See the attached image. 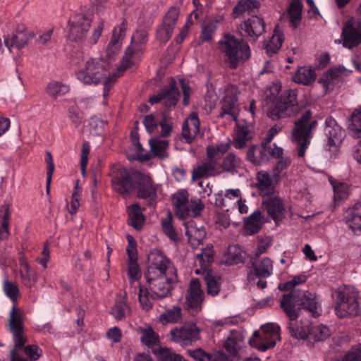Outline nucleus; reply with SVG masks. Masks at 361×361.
I'll use <instances>...</instances> for the list:
<instances>
[{"mask_svg":"<svg viewBox=\"0 0 361 361\" xmlns=\"http://www.w3.org/2000/svg\"><path fill=\"white\" fill-rule=\"evenodd\" d=\"M281 83L274 82L267 90V97L273 99L268 111V116L273 120L291 116L299 111L296 101V94L293 90H287L280 94Z\"/></svg>","mask_w":361,"mask_h":361,"instance_id":"nucleus-1","label":"nucleus"},{"mask_svg":"<svg viewBox=\"0 0 361 361\" xmlns=\"http://www.w3.org/2000/svg\"><path fill=\"white\" fill-rule=\"evenodd\" d=\"M108 64L104 63L103 59H91L86 62L83 68L76 73L77 78L84 84H97L102 82L104 85V97L109 94V84L114 82L124 71L120 66L117 73L108 72Z\"/></svg>","mask_w":361,"mask_h":361,"instance_id":"nucleus-2","label":"nucleus"},{"mask_svg":"<svg viewBox=\"0 0 361 361\" xmlns=\"http://www.w3.org/2000/svg\"><path fill=\"white\" fill-rule=\"evenodd\" d=\"M218 49L223 56L225 63L231 68H236L251 55L247 42L230 33L224 34L218 42Z\"/></svg>","mask_w":361,"mask_h":361,"instance_id":"nucleus-3","label":"nucleus"},{"mask_svg":"<svg viewBox=\"0 0 361 361\" xmlns=\"http://www.w3.org/2000/svg\"><path fill=\"white\" fill-rule=\"evenodd\" d=\"M335 299V311L339 317L355 316L359 312L358 292L348 286L338 287L333 293Z\"/></svg>","mask_w":361,"mask_h":361,"instance_id":"nucleus-4","label":"nucleus"},{"mask_svg":"<svg viewBox=\"0 0 361 361\" xmlns=\"http://www.w3.org/2000/svg\"><path fill=\"white\" fill-rule=\"evenodd\" d=\"M262 333L255 331L249 339L250 345L257 350L264 352L273 348L277 341L281 340L280 326L274 322H268L261 326Z\"/></svg>","mask_w":361,"mask_h":361,"instance_id":"nucleus-5","label":"nucleus"},{"mask_svg":"<svg viewBox=\"0 0 361 361\" xmlns=\"http://www.w3.org/2000/svg\"><path fill=\"white\" fill-rule=\"evenodd\" d=\"M312 113L310 111L305 112L302 117L295 122V128L293 130L292 138L298 145V154L300 157L305 156L312 137V130L316 127L317 122L315 120L310 121Z\"/></svg>","mask_w":361,"mask_h":361,"instance_id":"nucleus-6","label":"nucleus"},{"mask_svg":"<svg viewBox=\"0 0 361 361\" xmlns=\"http://www.w3.org/2000/svg\"><path fill=\"white\" fill-rule=\"evenodd\" d=\"M166 275L176 274V270L171 262L159 250H153L147 256V270L146 276Z\"/></svg>","mask_w":361,"mask_h":361,"instance_id":"nucleus-7","label":"nucleus"},{"mask_svg":"<svg viewBox=\"0 0 361 361\" xmlns=\"http://www.w3.org/2000/svg\"><path fill=\"white\" fill-rule=\"evenodd\" d=\"M151 292L157 298H163L168 296L177 280L176 274L166 275L145 276Z\"/></svg>","mask_w":361,"mask_h":361,"instance_id":"nucleus-8","label":"nucleus"},{"mask_svg":"<svg viewBox=\"0 0 361 361\" xmlns=\"http://www.w3.org/2000/svg\"><path fill=\"white\" fill-rule=\"evenodd\" d=\"M147 41V35L145 31H137L132 37V45L129 47L125 53L121 62L122 71L136 64L141 59L142 51L137 45L145 43Z\"/></svg>","mask_w":361,"mask_h":361,"instance_id":"nucleus-9","label":"nucleus"},{"mask_svg":"<svg viewBox=\"0 0 361 361\" xmlns=\"http://www.w3.org/2000/svg\"><path fill=\"white\" fill-rule=\"evenodd\" d=\"M324 133L326 149L336 152L345 136V130L337 123L335 119L329 117L325 120Z\"/></svg>","mask_w":361,"mask_h":361,"instance_id":"nucleus-10","label":"nucleus"},{"mask_svg":"<svg viewBox=\"0 0 361 361\" xmlns=\"http://www.w3.org/2000/svg\"><path fill=\"white\" fill-rule=\"evenodd\" d=\"M133 178L136 182L135 189L139 197L153 200L161 195V185L154 184L148 175L136 172L133 174Z\"/></svg>","mask_w":361,"mask_h":361,"instance_id":"nucleus-11","label":"nucleus"},{"mask_svg":"<svg viewBox=\"0 0 361 361\" xmlns=\"http://www.w3.org/2000/svg\"><path fill=\"white\" fill-rule=\"evenodd\" d=\"M238 90L234 85H226L222 92L221 100V116H229L235 121L239 112L238 104Z\"/></svg>","mask_w":361,"mask_h":361,"instance_id":"nucleus-12","label":"nucleus"},{"mask_svg":"<svg viewBox=\"0 0 361 361\" xmlns=\"http://www.w3.org/2000/svg\"><path fill=\"white\" fill-rule=\"evenodd\" d=\"M23 312L19 309L12 307L8 319V326L13 334L15 347L20 348L26 342L23 331Z\"/></svg>","mask_w":361,"mask_h":361,"instance_id":"nucleus-13","label":"nucleus"},{"mask_svg":"<svg viewBox=\"0 0 361 361\" xmlns=\"http://www.w3.org/2000/svg\"><path fill=\"white\" fill-rule=\"evenodd\" d=\"M171 339L182 345H188L199 338V329L195 324H185L170 331Z\"/></svg>","mask_w":361,"mask_h":361,"instance_id":"nucleus-14","label":"nucleus"},{"mask_svg":"<svg viewBox=\"0 0 361 361\" xmlns=\"http://www.w3.org/2000/svg\"><path fill=\"white\" fill-rule=\"evenodd\" d=\"M351 73V70L346 68L343 66H338L325 72L320 78L319 82L322 84L325 91L327 92L333 90L335 85L349 76Z\"/></svg>","mask_w":361,"mask_h":361,"instance_id":"nucleus-15","label":"nucleus"},{"mask_svg":"<svg viewBox=\"0 0 361 361\" xmlns=\"http://www.w3.org/2000/svg\"><path fill=\"white\" fill-rule=\"evenodd\" d=\"M111 184L114 190L123 195L130 193L133 188L129 173L122 166L112 171Z\"/></svg>","mask_w":361,"mask_h":361,"instance_id":"nucleus-16","label":"nucleus"},{"mask_svg":"<svg viewBox=\"0 0 361 361\" xmlns=\"http://www.w3.org/2000/svg\"><path fill=\"white\" fill-rule=\"evenodd\" d=\"M153 353L157 360H154L149 354L139 353L135 356L133 361H186L183 356L166 346H161L155 349Z\"/></svg>","mask_w":361,"mask_h":361,"instance_id":"nucleus-17","label":"nucleus"},{"mask_svg":"<svg viewBox=\"0 0 361 361\" xmlns=\"http://www.w3.org/2000/svg\"><path fill=\"white\" fill-rule=\"evenodd\" d=\"M153 353L157 360H154L149 354L139 353L135 356L133 361H186L183 356L166 346H161L155 349Z\"/></svg>","mask_w":361,"mask_h":361,"instance_id":"nucleus-18","label":"nucleus"},{"mask_svg":"<svg viewBox=\"0 0 361 361\" xmlns=\"http://www.w3.org/2000/svg\"><path fill=\"white\" fill-rule=\"evenodd\" d=\"M153 353L157 360H154L149 354L139 353L135 356L133 361H186L183 356L166 346H161L155 349Z\"/></svg>","mask_w":361,"mask_h":361,"instance_id":"nucleus-19","label":"nucleus"},{"mask_svg":"<svg viewBox=\"0 0 361 361\" xmlns=\"http://www.w3.org/2000/svg\"><path fill=\"white\" fill-rule=\"evenodd\" d=\"M343 46L351 49L361 43V21L348 20L342 32Z\"/></svg>","mask_w":361,"mask_h":361,"instance_id":"nucleus-20","label":"nucleus"},{"mask_svg":"<svg viewBox=\"0 0 361 361\" xmlns=\"http://www.w3.org/2000/svg\"><path fill=\"white\" fill-rule=\"evenodd\" d=\"M263 212H266L278 224L284 217L285 208L283 200L277 195L267 197L262 204Z\"/></svg>","mask_w":361,"mask_h":361,"instance_id":"nucleus-21","label":"nucleus"},{"mask_svg":"<svg viewBox=\"0 0 361 361\" xmlns=\"http://www.w3.org/2000/svg\"><path fill=\"white\" fill-rule=\"evenodd\" d=\"M91 20L84 14H76L70 20L68 37L73 40L80 39L89 30Z\"/></svg>","mask_w":361,"mask_h":361,"instance_id":"nucleus-22","label":"nucleus"},{"mask_svg":"<svg viewBox=\"0 0 361 361\" xmlns=\"http://www.w3.org/2000/svg\"><path fill=\"white\" fill-rule=\"evenodd\" d=\"M144 126L146 130L152 134L159 132L162 136H168L170 135L172 126L166 121H164L161 116L158 114H152L146 116L143 120Z\"/></svg>","mask_w":361,"mask_h":361,"instance_id":"nucleus-23","label":"nucleus"},{"mask_svg":"<svg viewBox=\"0 0 361 361\" xmlns=\"http://www.w3.org/2000/svg\"><path fill=\"white\" fill-rule=\"evenodd\" d=\"M245 337V333L242 329H235L231 331V335L225 341L224 347L233 360L239 353H245L242 343Z\"/></svg>","mask_w":361,"mask_h":361,"instance_id":"nucleus-24","label":"nucleus"},{"mask_svg":"<svg viewBox=\"0 0 361 361\" xmlns=\"http://www.w3.org/2000/svg\"><path fill=\"white\" fill-rule=\"evenodd\" d=\"M203 291L198 279H192L190 282L185 303L188 308L196 311L200 310L203 302Z\"/></svg>","mask_w":361,"mask_h":361,"instance_id":"nucleus-25","label":"nucleus"},{"mask_svg":"<svg viewBox=\"0 0 361 361\" xmlns=\"http://www.w3.org/2000/svg\"><path fill=\"white\" fill-rule=\"evenodd\" d=\"M350 130L352 136L357 140V143L354 147V158L357 162L361 163V108L353 111Z\"/></svg>","mask_w":361,"mask_h":361,"instance_id":"nucleus-26","label":"nucleus"},{"mask_svg":"<svg viewBox=\"0 0 361 361\" xmlns=\"http://www.w3.org/2000/svg\"><path fill=\"white\" fill-rule=\"evenodd\" d=\"M241 29L246 36L256 39L264 32L265 24L262 18L252 16L241 25Z\"/></svg>","mask_w":361,"mask_h":361,"instance_id":"nucleus-27","label":"nucleus"},{"mask_svg":"<svg viewBox=\"0 0 361 361\" xmlns=\"http://www.w3.org/2000/svg\"><path fill=\"white\" fill-rule=\"evenodd\" d=\"M125 30L126 24L124 22L114 28L111 39L105 50V54L108 59L112 58L118 53L122 45Z\"/></svg>","mask_w":361,"mask_h":361,"instance_id":"nucleus-28","label":"nucleus"},{"mask_svg":"<svg viewBox=\"0 0 361 361\" xmlns=\"http://www.w3.org/2000/svg\"><path fill=\"white\" fill-rule=\"evenodd\" d=\"M222 173L221 164L216 160L208 159L202 164L198 166L194 169L192 173L193 178L202 177H209L219 175Z\"/></svg>","mask_w":361,"mask_h":361,"instance_id":"nucleus-29","label":"nucleus"},{"mask_svg":"<svg viewBox=\"0 0 361 361\" xmlns=\"http://www.w3.org/2000/svg\"><path fill=\"white\" fill-rule=\"evenodd\" d=\"M289 331L291 336L299 340H305L309 337L311 322L308 319H289Z\"/></svg>","mask_w":361,"mask_h":361,"instance_id":"nucleus-30","label":"nucleus"},{"mask_svg":"<svg viewBox=\"0 0 361 361\" xmlns=\"http://www.w3.org/2000/svg\"><path fill=\"white\" fill-rule=\"evenodd\" d=\"M135 331L139 335L140 342L144 345L152 348L159 343V335L148 324L137 326L135 328Z\"/></svg>","mask_w":361,"mask_h":361,"instance_id":"nucleus-31","label":"nucleus"},{"mask_svg":"<svg viewBox=\"0 0 361 361\" xmlns=\"http://www.w3.org/2000/svg\"><path fill=\"white\" fill-rule=\"evenodd\" d=\"M184 226L185 235L191 245L193 247L200 245L206 235L204 228L202 226H197L192 220L185 222Z\"/></svg>","mask_w":361,"mask_h":361,"instance_id":"nucleus-32","label":"nucleus"},{"mask_svg":"<svg viewBox=\"0 0 361 361\" xmlns=\"http://www.w3.org/2000/svg\"><path fill=\"white\" fill-rule=\"evenodd\" d=\"M346 223L356 235L361 233V202L355 204L346 211Z\"/></svg>","mask_w":361,"mask_h":361,"instance_id":"nucleus-33","label":"nucleus"},{"mask_svg":"<svg viewBox=\"0 0 361 361\" xmlns=\"http://www.w3.org/2000/svg\"><path fill=\"white\" fill-rule=\"evenodd\" d=\"M180 94L176 85L172 83L169 90H163L161 92L149 98V102L153 104L162 101L166 106H175L178 100Z\"/></svg>","mask_w":361,"mask_h":361,"instance_id":"nucleus-34","label":"nucleus"},{"mask_svg":"<svg viewBox=\"0 0 361 361\" xmlns=\"http://www.w3.org/2000/svg\"><path fill=\"white\" fill-rule=\"evenodd\" d=\"M188 193L185 190H180L172 195V203L176 215L179 219H185L189 205Z\"/></svg>","mask_w":361,"mask_h":361,"instance_id":"nucleus-35","label":"nucleus"},{"mask_svg":"<svg viewBox=\"0 0 361 361\" xmlns=\"http://www.w3.org/2000/svg\"><path fill=\"white\" fill-rule=\"evenodd\" d=\"M197 114L193 112L183 125L182 134L186 142L190 143L200 131Z\"/></svg>","mask_w":361,"mask_h":361,"instance_id":"nucleus-36","label":"nucleus"},{"mask_svg":"<svg viewBox=\"0 0 361 361\" xmlns=\"http://www.w3.org/2000/svg\"><path fill=\"white\" fill-rule=\"evenodd\" d=\"M33 37V33L28 30L18 31L13 33L11 38L9 37H5L4 44L9 49L12 47L21 49L25 47Z\"/></svg>","mask_w":361,"mask_h":361,"instance_id":"nucleus-37","label":"nucleus"},{"mask_svg":"<svg viewBox=\"0 0 361 361\" xmlns=\"http://www.w3.org/2000/svg\"><path fill=\"white\" fill-rule=\"evenodd\" d=\"M299 300V296L295 293L284 295L281 300V307L289 319L298 317V312L295 307L298 304Z\"/></svg>","mask_w":361,"mask_h":361,"instance_id":"nucleus-38","label":"nucleus"},{"mask_svg":"<svg viewBox=\"0 0 361 361\" xmlns=\"http://www.w3.org/2000/svg\"><path fill=\"white\" fill-rule=\"evenodd\" d=\"M257 181L256 185L262 196L269 197L274 195V184L268 173L264 171L258 172Z\"/></svg>","mask_w":361,"mask_h":361,"instance_id":"nucleus-39","label":"nucleus"},{"mask_svg":"<svg viewBox=\"0 0 361 361\" xmlns=\"http://www.w3.org/2000/svg\"><path fill=\"white\" fill-rule=\"evenodd\" d=\"M252 137V133L246 123H237L236 133L233 138V145L237 149L245 147L247 142Z\"/></svg>","mask_w":361,"mask_h":361,"instance_id":"nucleus-40","label":"nucleus"},{"mask_svg":"<svg viewBox=\"0 0 361 361\" xmlns=\"http://www.w3.org/2000/svg\"><path fill=\"white\" fill-rule=\"evenodd\" d=\"M247 157L255 165H261L269 161L266 147L264 145L252 146L247 151Z\"/></svg>","mask_w":361,"mask_h":361,"instance_id":"nucleus-41","label":"nucleus"},{"mask_svg":"<svg viewBox=\"0 0 361 361\" xmlns=\"http://www.w3.org/2000/svg\"><path fill=\"white\" fill-rule=\"evenodd\" d=\"M265 217L260 211H256L252 214L245 221L244 231L247 235L256 233L260 229Z\"/></svg>","mask_w":361,"mask_h":361,"instance_id":"nucleus-42","label":"nucleus"},{"mask_svg":"<svg viewBox=\"0 0 361 361\" xmlns=\"http://www.w3.org/2000/svg\"><path fill=\"white\" fill-rule=\"evenodd\" d=\"M20 276L23 284L27 287L33 286L37 281V275L25 259H20Z\"/></svg>","mask_w":361,"mask_h":361,"instance_id":"nucleus-43","label":"nucleus"},{"mask_svg":"<svg viewBox=\"0 0 361 361\" xmlns=\"http://www.w3.org/2000/svg\"><path fill=\"white\" fill-rule=\"evenodd\" d=\"M284 40L283 34L276 26L274 30L271 37L265 42L264 49L268 55H272L276 53L281 47L282 43Z\"/></svg>","mask_w":361,"mask_h":361,"instance_id":"nucleus-44","label":"nucleus"},{"mask_svg":"<svg viewBox=\"0 0 361 361\" xmlns=\"http://www.w3.org/2000/svg\"><path fill=\"white\" fill-rule=\"evenodd\" d=\"M259 7V3L255 0H240L233 8L232 15L233 18L255 12Z\"/></svg>","mask_w":361,"mask_h":361,"instance_id":"nucleus-45","label":"nucleus"},{"mask_svg":"<svg viewBox=\"0 0 361 361\" xmlns=\"http://www.w3.org/2000/svg\"><path fill=\"white\" fill-rule=\"evenodd\" d=\"M315 78V71L311 66L300 67L293 77L295 82L306 85L312 83Z\"/></svg>","mask_w":361,"mask_h":361,"instance_id":"nucleus-46","label":"nucleus"},{"mask_svg":"<svg viewBox=\"0 0 361 361\" xmlns=\"http://www.w3.org/2000/svg\"><path fill=\"white\" fill-rule=\"evenodd\" d=\"M189 353L197 361H231L226 354L221 351H216L211 355L205 353L202 349H197L190 351Z\"/></svg>","mask_w":361,"mask_h":361,"instance_id":"nucleus-47","label":"nucleus"},{"mask_svg":"<svg viewBox=\"0 0 361 361\" xmlns=\"http://www.w3.org/2000/svg\"><path fill=\"white\" fill-rule=\"evenodd\" d=\"M127 212L129 217L130 224L135 229H140L145 222V216L141 208L137 204H133L128 207Z\"/></svg>","mask_w":361,"mask_h":361,"instance_id":"nucleus-48","label":"nucleus"},{"mask_svg":"<svg viewBox=\"0 0 361 361\" xmlns=\"http://www.w3.org/2000/svg\"><path fill=\"white\" fill-rule=\"evenodd\" d=\"M334 191V200L335 202H341L348 197L350 195V185L347 182L329 180Z\"/></svg>","mask_w":361,"mask_h":361,"instance_id":"nucleus-49","label":"nucleus"},{"mask_svg":"<svg viewBox=\"0 0 361 361\" xmlns=\"http://www.w3.org/2000/svg\"><path fill=\"white\" fill-rule=\"evenodd\" d=\"M130 312V307L127 305L124 298L116 300L111 310V314L116 320H122Z\"/></svg>","mask_w":361,"mask_h":361,"instance_id":"nucleus-50","label":"nucleus"},{"mask_svg":"<svg viewBox=\"0 0 361 361\" xmlns=\"http://www.w3.org/2000/svg\"><path fill=\"white\" fill-rule=\"evenodd\" d=\"M181 309L178 306H174L171 309L166 310L159 317V322L166 325L169 323H177L181 320Z\"/></svg>","mask_w":361,"mask_h":361,"instance_id":"nucleus-51","label":"nucleus"},{"mask_svg":"<svg viewBox=\"0 0 361 361\" xmlns=\"http://www.w3.org/2000/svg\"><path fill=\"white\" fill-rule=\"evenodd\" d=\"M302 0H292L288 7V17L290 23L295 27H297L301 20Z\"/></svg>","mask_w":361,"mask_h":361,"instance_id":"nucleus-52","label":"nucleus"},{"mask_svg":"<svg viewBox=\"0 0 361 361\" xmlns=\"http://www.w3.org/2000/svg\"><path fill=\"white\" fill-rule=\"evenodd\" d=\"M253 270L258 277L267 278L273 272V262L269 257L263 258L259 263L256 264Z\"/></svg>","mask_w":361,"mask_h":361,"instance_id":"nucleus-53","label":"nucleus"},{"mask_svg":"<svg viewBox=\"0 0 361 361\" xmlns=\"http://www.w3.org/2000/svg\"><path fill=\"white\" fill-rule=\"evenodd\" d=\"M151 152L154 156L164 159L167 157V148L169 143L165 140H159L157 137L151 138L149 140Z\"/></svg>","mask_w":361,"mask_h":361,"instance_id":"nucleus-54","label":"nucleus"},{"mask_svg":"<svg viewBox=\"0 0 361 361\" xmlns=\"http://www.w3.org/2000/svg\"><path fill=\"white\" fill-rule=\"evenodd\" d=\"M229 147V142H221L216 145H209L207 148V158L217 161L228 150Z\"/></svg>","mask_w":361,"mask_h":361,"instance_id":"nucleus-55","label":"nucleus"},{"mask_svg":"<svg viewBox=\"0 0 361 361\" xmlns=\"http://www.w3.org/2000/svg\"><path fill=\"white\" fill-rule=\"evenodd\" d=\"M70 90V87L60 81L52 80L47 87V92L53 97H61Z\"/></svg>","mask_w":361,"mask_h":361,"instance_id":"nucleus-56","label":"nucleus"},{"mask_svg":"<svg viewBox=\"0 0 361 361\" xmlns=\"http://www.w3.org/2000/svg\"><path fill=\"white\" fill-rule=\"evenodd\" d=\"M300 305L313 314H319V305L314 294L310 293L303 294L301 298Z\"/></svg>","mask_w":361,"mask_h":361,"instance_id":"nucleus-57","label":"nucleus"},{"mask_svg":"<svg viewBox=\"0 0 361 361\" xmlns=\"http://www.w3.org/2000/svg\"><path fill=\"white\" fill-rule=\"evenodd\" d=\"M8 206L6 204L0 207V240L6 239L9 235L8 232Z\"/></svg>","mask_w":361,"mask_h":361,"instance_id":"nucleus-58","label":"nucleus"},{"mask_svg":"<svg viewBox=\"0 0 361 361\" xmlns=\"http://www.w3.org/2000/svg\"><path fill=\"white\" fill-rule=\"evenodd\" d=\"M105 126L106 123L104 121L98 118L92 117L86 126L85 130L90 135H100L104 133Z\"/></svg>","mask_w":361,"mask_h":361,"instance_id":"nucleus-59","label":"nucleus"},{"mask_svg":"<svg viewBox=\"0 0 361 361\" xmlns=\"http://www.w3.org/2000/svg\"><path fill=\"white\" fill-rule=\"evenodd\" d=\"M329 329L322 324L312 326L311 325L309 337L307 339L312 341H319L325 339L329 336Z\"/></svg>","mask_w":361,"mask_h":361,"instance_id":"nucleus-60","label":"nucleus"},{"mask_svg":"<svg viewBox=\"0 0 361 361\" xmlns=\"http://www.w3.org/2000/svg\"><path fill=\"white\" fill-rule=\"evenodd\" d=\"M213 255L214 250L212 245H207L200 253L197 254V259L202 268L206 269L213 262Z\"/></svg>","mask_w":361,"mask_h":361,"instance_id":"nucleus-61","label":"nucleus"},{"mask_svg":"<svg viewBox=\"0 0 361 361\" xmlns=\"http://www.w3.org/2000/svg\"><path fill=\"white\" fill-rule=\"evenodd\" d=\"M204 279L207 286V293L211 295H216L221 289V281L219 278H216L210 273H207Z\"/></svg>","mask_w":361,"mask_h":361,"instance_id":"nucleus-62","label":"nucleus"},{"mask_svg":"<svg viewBox=\"0 0 361 361\" xmlns=\"http://www.w3.org/2000/svg\"><path fill=\"white\" fill-rule=\"evenodd\" d=\"M243 259V255L241 249L236 245H233L228 247L226 261L231 264H238Z\"/></svg>","mask_w":361,"mask_h":361,"instance_id":"nucleus-63","label":"nucleus"},{"mask_svg":"<svg viewBox=\"0 0 361 361\" xmlns=\"http://www.w3.org/2000/svg\"><path fill=\"white\" fill-rule=\"evenodd\" d=\"M67 114L71 123L75 127L78 126L82 120V115L78 107L75 105V101H71L67 107Z\"/></svg>","mask_w":361,"mask_h":361,"instance_id":"nucleus-64","label":"nucleus"}]
</instances>
